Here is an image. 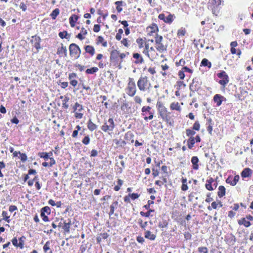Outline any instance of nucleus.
<instances>
[{"label":"nucleus","instance_id":"28","mask_svg":"<svg viewBox=\"0 0 253 253\" xmlns=\"http://www.w3.org/2000/svg\"><path fill=\"white\" fill-rule=\"evenodd\" d=\"M98 71V68L96 67H94L92 68H91L90 69H87L85 72L87 74H93L94 73L97 72Z\"/></svg>","mask_w":253,"mask_h":253},{"label":"nucleus","instance_id":"49","mask_svg":"<svg viewBox=\"0 0 253 253\" xmlns=\"http://www.w3.org/2000/svg\"><path fill=\"white\" fill-rule=\"evenodd\" d=\"M98 151L96 150L93 149L91 151L90 157H96L98 155Z\"/></svg>","mask_w":253,"mask_h":253},{"label":"nucleus","instance_id":"12","mask_svg":"<svg viewBox=\"0 0 253 253\" xmlns=\"http://www.w3.org/2000/svg\"><path fill=\"white\" fill-rule=\"evenodd\" d=\"M57 53L60 55L64 54L65 56H66L67 53V49L66 46H64L63 45H62L61 47L58 48Z\"/></svg>","mask_w":253,"mask_h":253},{"label":"nucleus","instance_id":"38","mask_svg":"<svg viewBox=\"0 0 253 253\" xmlns=\"http://www.w3.org/2000/svg\"><path fill=\"white\" fill-rule=\"evenodd\" d=\"M163 40V37L162 36H159L158 34H156V36L155 37V42L157 44L162 43Z\"/></svg>","mask_w":253,"mask_h":253},{"label":"nucleus","instance_id":"20","mask_svg":"<svg viewBox=\"0 0 253 253\" xmlns=\"http://www.w3.org/2000/svg\"><path fill=\"white\" fill-rule=\"evenodd\" d=\"M78 17L77 15H73L72 16H71L69 18L70 20V24L71 25V26L73 27L75 26V23L76 22V21L78 20Z\"/></svg>","mask_w":253,"mask_h":253},{"label":"nucleus","instance_id":"44","mask_svg":"<svg viewBox=\"0 0 253 253\" xmlns=\"http://www.w3.org/2000/svg\"><path fill=\"white\" fill-rule=\"evenodd\" d=\"M208 122L209 123V124L208 126L207 129L210 133H211V131L212 130V126L211 125V119H209Z\"/></svg>","mask_w":253,"mask_h":253},{"label":"nucleus","instance_id":"26","mask_svg":"<svg viewBox=\"0 0 253 253\" xmlns=\"http://www.w3.org/2000/svg\"><path fill=\"white\" fill-rule=\"evenodd\" d=\"M59 14V9L58 8H56L53 10L52 13L50 14L52 18L53 19H55L57 16Z\"/></svg>","mask_w":253,"mask_h":253},{"label":"nucleus","instance_id":"3","mask_svg":"<svg viewBox=\"0 0 253 253\" xmlns=\"http://www.w3.org/2000/svg\"><path fill=\"white\" fill-rule=\"evenodd\" d=\"M70 54L77 59L80 57L81 51L80 47L75 43H72L69 46Z\"/></svg>","mask_w":253,"mask_h":253},{"label":"nucleus","instance_id":"37","mask_svg":"<svg viewBox=\"0 0 253 253\" xmlns=\"http://www.w3.org/2000/svg\"><path fill=\"white\" fill-rule=\"evenodd\" d=\"M41 212H43L44 213H46L47 214H49L50 213V209L49 207L46 206L41 209Z\"/></svg>","mask_w":253,"mask_h":253},{"label":"nucleus","instance_id":"43","mask_svg":"<svg viewBox=\"0 0 253 253\" xmlns=\"http://www.w3.org/2000/svg\"><path fill=\"white\" fill-rule=\"evenodd\" d=\"M20 157L21 160L24 162L27 160V156L25 153H21L20 154Z\"/></svg>","mask_w":253,"mask_h":253},{"label":"nucleus","instance_id":"51","mask_svg":"<svg viewBox=\"0 0 253 253\" xmlns=\"http://www.w3.org/2000/svg\"><path fill=\"white\" fill-rule=\"evenodd\" d=\"M20 8L22 9V10L23 11H25L27 9V6L26 5L23 3V2H21L20 4Z\"/></svg>","mask_w":253,"mask_h":253},{"label":"nucleus","instance_id":"31","mask_svg":"<svg viewBox=\"0 0 253 253\" xmlns=\"http://www.w3.org/2000/svg\"><path fill=\"white\" fill-rule=\"evenodd\" d=\"M195 143L194 137H191L188 141V146L189 149H191Z\"/></svg>","mask_w":253,"mask_h":253},{"label":"nucleus","instance_id":"8","mask_svg":"<svg viewBox=\"0 0 253 253\" xmlns=\"http://www.w3.org/2000/svg\"><path fill=\"white\" fill-rule=\"evenodd\" d=\"M136 91V85H134L133 84H131L130 85L127 86V94L130 96H133Z\"/></svg>","mask_w":253,"mask_h":253},{"label":"nucleus","instance_id":"9","mask_svg":"<svg viewBox=\"0 0 253 253\" xmlns=\"http://www.w3.org/2000/svg\"><path fill=\"white\" fill-rule=\"evenodd\" d=\"M241 176L242 177H249L251 176L252 174V170L250 168H245L241 173Z\"/></svg>","mask_w":253,"mask_h":253},{"label":"nucleus","instance_id":"1","mask_svg":"<svg viewBox=\"0 0 253 253\" xmlns=\"http://www.w3.org/2000/svg\"><path fill=\"white\" fill-rule=\"evenodd\" d=\"M221 0H210L208 9H210L214 15H218L220 12Z\"/></svg>","mask_w":253,"mask_h":253},{"label":"nucleus","instance_id":"17","mask_svg":"<svg viewBox=\"0 0 253 253\" xmlns=\"http://www.w3.org/2000/svg\"><path fill=\"white\" fill-rule=\"evenodd\" d=\"M87 127L91 131L94 130L97 128V126L93 123L91 120H89L87 123Z\"/></svg>","mask_w":253,"mask_h":253},{"label":"nucleus","instance_id":"47","mask_svg":"<svg viewBox=\"0 0 253 253\" xmlns=\"http://www.w3.org/2000/svg\"><path fill=\"white\" fill-rule=\"evenodd\" d=\"M41 216L44 221L47 222L49 220L48 217L46 215H45V213H43V212H41Z\"/></svg>","mask_w":253,"mask_h":253},{"label":"nucleus","instance_id":"11","mask_svg":"<svg viewBox=\"0 0 253 253\" xmlns=\"http://www.w3.org/2000/svg\"><path fill=\"white\" fill-rule=\"evenodd\" d=\"M217 195L218 197H222L226 194V188L223 185H219L218 188Z\"/></svg>","mask_w":253,"mask_h":253},{"label":"nucleus","instance_id":"45","mask_svg":"<svg viewBox=\"0 0 253 253\" xmlns=\"http://www.w3.org/2000/svg\"><path fill=\"white\" fill-rule=\"evenodd\" d=\"M200 125L198 121H196L193 125V128L195 130H198L200 129Z\"/></svg>","mask_w":253,"mask_h":253},{"label":"nucleus","instance_id":"34","mask_svg":"<svg viewBox=\"0 0 253 253\" xmlns=\"http://www.w3.org/2000/svg\"><path fill=\"white\" fill-rule=\"evenodd\" d=\"M38 155L41 157L43 158L44 160H47L49 158L48 153L46 152L39 153Z\"/></svg>","mask_w":253,"mask_h":253},{"label":"nucleus","instance_id":"39","mask_svg":"<svg viewBox=\"0 0 253 253\" xmlns=\"http://www.w3.org/2000/svg\"><path fill=\"white\" fill-rule=\"evenodd\" d=\"M173 21V16L172 15L169 14L168 17L165 18L164 21L166 23H170Z\"/></svg>","mask_w":253,"mask_h":253},{"label":"nucleus","instance_id":"33","mask_svg":"<svg viewBox=\"0 0 253 253\" xmlns=\"http://www.w3.org/2000/svg\"><path fill=\"white\" fill-rule=\"evenodd\" d=\"M154 210L150 209L146 212H144L143 211H141L140 212V214L142 216H145V217H149L151 215V212H154Z\"/></svg>","mask_w":253,"mask_h":253},{"label":"nucleus","instance_id":"19","mask_svg":"<svg viewBox=\"0 0 253 253\" xmlns=\"http://www.w3.org/2000/svg\"><path fill=\"white\" fill-rule=\"evenodd\" d=\"M149 29H150L151 30L149 31V34L151 35L153 33H155L156 32L158 31L159 29L158 26L156 24H152L151 26H150L149 27L147 28V30Z\"/></svg>","mask_w":253,"mask_h":253},{"label":"nucleus","instance_id":"4","mask_svg":"<svg viewBox=\"0 0 253 253\" xmlns=\"http://www.w3.org/2000/svg\"><path fill=\"white\" fill-rule=\"evenodd\" d=\"M148 78L146 76L141 77L137 82V86L139 90L143 91H145L148 84Z\"/></svg>","mask_w":253,"mask_h":253},{"label":"nucleus","instance_id":"16","mask_svg":"<svg viewBox=\"0 0 253 253\" xmlns=\"http://www.w3.org/2000/svg\"><path fill=\"white\" fill-rule=\"evenodd\" d=\"M85 50L86 52L89 53L91 55H93L94 54L95 50L93 46L91 45H86L84 47Z\"/></svg>","mask_w":253,"mask_h":253},{"label":"nucleus","instance_id":"64","mask_svg":"<svg viewBox=\"0 0 253 253\" xmlns=\"http://www.w3.org/2000/svg\"><path fill=\"white\" fill-rule=\"evenodd\" d=\"M0 112L1 113H3V114H4L6 113V109L5 108V107L2 106V105H1L0 107Z\"/></svg>","mask_w":253,"mask_h":253},{"label":"nucleus","instance_id":"29","mask_svg":"<svg viewBox=\"0 0 253 253\" xmlns=\"http://www.w3.org/2000/svg\"><path fill=\"white\" fill-rule=\"evenodd\" d=\"M226 183H230L231 185H235L234 176H229L226 179Z\"/></svg>","mask_w":253,"mask_h":253},{"label":"nucleus","instance_id":"46","mask_svg":"<svg viewBox=\"0 0 253 253\" xmlns=\"http://www.w3.org/2000/svg\"><path fill=\"white\" fill-rule=\"evenodd\" d=\"M186 134L188 136H193L195 134V132L191 129H188L186 130Z\"/></svg>","mask_w":253,"mask_h":253},{"label":"nucleus","instance_id":"6","mask_svg":"<svg viewBox=\"0 0 253 253\" xmlns=\"http://www.w3.org/2000/svg\"><path fill=\"white\" fill-rule=\"evenodd\" d=\"M218 185V183L216 181H215V179L211 178L208 179L207 182V189L209 190H213V189H215L216 188Z\"/></svg>","mask_w":253,"mask_h":253},{"label":"nucleus","instance_id":"14","mask_svg":"<svg viewBox=\"0 0 253 253\" xmlns=\"http://www.w3.org/2000/svg\"><path fill=\"white\" fill-rule=\"evenodd\" d=\"M198 161L199 160L197 157L194 156L192 158L191 162L193 164V168L195 169H198V165L197 164Z\"/></svg>","mask_w":253,"mask_h":253},{"label":"nucleus","instance_id":"52","mask_svg":"<svg viewBox=\"0 0 253 253\" xmlns=\"http://www.w3.org/2000/svg\"><path fill=\"white\" fill-rule=\"evenodd\" d=\"M93 31L95 32H98L100 31V25L98 24L94 25Z\"/></svg>","mask_w":253,"mask_h":253},{"label":"nucleus","instance_id":"36","mask_svg":"<svg viewBox=\"0 0 253 253\" xmlns=\"http://www.w3.org/2000/svg\"><path fill=\"white\" fill-rule=\"evenodd\" d=\"M63 229L67 232H69L70 226L66 223V220L63 221Z\"/></svg>","mask_w":253,"mask_h":253},{"label":"nucleus","instance_id":"13","mask_svg":"<svg viewBox=\"0 0 253 253\" xmlns=\"http://www.w3.org/2000/svg\"><path fill=\"white\" fill-rule=\"evenodd\" d=\"M133 57L134 58L137 59V60L135 61V63H136V64L142 63L144 62V60H143V58L141 56L140 54H139L138 53H135L133 54Z\"/></svg>","mask_w":253,"mask_h":253},{"label":"nucleus","instance_id":"21","mask_svg":"<svg viewBox=\"0 0 253 253\" xmlns=\"http://www.w3.org/2000/svg\"><path fill=\"white\" fill-rule=\"evenodd\" d=\"M49 241H47L44 245L43 249L45 253H52V251L49 248Z\"/></svg>","mask_w":253,"mask_h":253},{"label":"nucleus","instance_id":"41","mask_svg":"<svg viewBox=\"0 0 253 253\" xmlns=\"http://www.w3.org/2000/svg\"><path fill=\"white\" fill-rule=\"evenodd\" d=\"M139 223L140 224V225L141 227L145 230V227L148 225V222L147 221H145L144 223H143L142 220L140 219L139 220Z\"/></svg>","mask_w":253,"mask_h":253},{"label":"nucleus","instance_id":"35","mask_svg":"<svg viewBox=\"0 0 253 253\" xmlns=\"http://www.w3.org/2000/svg\"><path fill=\"white\" fill-rule=\"evenodd\" d=\"M69 100V98L68 97L65 96L64 99L63 101L62 107L65 109H67L69 107L68 104H67V102Z\"/></svg>","mask_w":253,"mask_h":253},{"label":"nucleus","instance_id":"23","mask_svg":"<svg viewBox=\"0 0 253 253\" xmlns=\"http://www.w3.org/2000/svg\"><path fill=\"white\" fill-rule=\"evenodd\" d=\"M35 40L36 41V42L34 43V46L36 47V48L38 51L39 49L41 48V46H40L41 39L39 37H35Z\"/></svg>","mask_w":253,"mask_h":253},{"label":"nucleus","instance_id":"58","mask_svg":"<svg viewBox=\"0 0 253 253\" xmlns=\"http://www.w3.org/2000/svg\"><path fill=\"white\" fill-rule=\"evenodd\" d=\"M130 196L132 199L135 200L137 199L139 197V195L137 193H132Z\"/></svg>","mask_w":253,"mask_h":253},{"label":"nucleus","instance_id":"53","mask_svg":"<svg viewBox=\"0 0 253 253\" xmlns=\"http://www.w3.org/2000/svg\"><path fill=\"white\" fill-rule=\"evenodd\" d=\"M178 76L180 79H183L185 77V75L184 74V71H179Z\"/></svg>","mask_w":253,"mask_h":253},{"label":"nucleus","instance_id":"59","mask_svg":"<svg viewBox=\"0 0 253 253\" xmlns=\"http://www.w3.org/2000/svg\"><path fill=\"white\" fill-rule=\"evenodd\" d=\"M137 241L138 242L142 244L144 241V239L143 237H142L141 236H138L137 238Z\"/></svg>","mask_w":253,"mask_h":253},{"label":"nucleus","instance_id":"27","mask_svg":"<svg viewBox=\"0 0 253 253\" xmlns=\"http://www.w3.org/2000/svg\"><path fill=\"white\" fill-rule=\"evenodd\" d=\"M74 112H75L76 110H78L79 111H82L83 110V107L82 105H80L78 102H76L73 107Z\"/></svg>","mask_w":253,"mask_h":253},{"label":"nucleus","instance_id":"40","mask_svg":"<svg viewBox=\"0 0 253 253\" xmlns=\"http://www.w3.org/2000/svg\"><path fill=\"white\" fill-rule=\"evenodd\" d=\"M89 142L90 138L88 135L85 136L82 140V142L85 145L88 144L89 143Z\"/></svg>","mask_w":253,"mask_h":253},{"label":"nucleus","instance_id":"48","mask_svg":"<svg viewBox=\"0 0 253 253\" xmlns=\"http://www.w3.org/2000/svg\"><path fill=\"white\" fill-rule=\"evenodd\" d=\"M186 31L185 29H181L178 31L177 35L178 36H184L185 34Z\"/></svg>","mask_w":253,"mask_h":253},{"label":"nucleus","instance_id":"2","mask_svg":"<svg viewBox=\"0 0 253 253\" xmlns=\"http://www.w3.org/2000/svg\"><path fill=\"white\" fill-rule=\"evenodd\" d=\"M115 127V124L112 118H110L107 121H105L101 126V129L106 132L110 134V131H112Z\"/></svg>","mask_w":253,"mask_h":253},{"label":"nucleus","instance_id":"62","mask_svg":"<svg viewBox=\"0 0 253 253\" xmlns=\"http://www.w3.org/2000/svg\"><path fill=\"white\" fill-rule=\"evenodd\" d=\"M76 77H77V74L76 73H72L69 75V79L70 80H73V79L76 78Z\"/></svg>","mask_w":253,"mask_h":253},{"label":"nucleus","instance_id":"57","mask_svg":"<svg viewBox=\"0 0 253 253\" xmlns=\"http://www.w3.org/2000/svg\"><path fill=\"white\" fill-rule=\"evenodd\" d=\"M134 100L136 102H137L139 104H140L142 102L141 98L139 96H136L134 97Z\"/></svg>","mask_w":253,"mask_h":253},{"label":"nucleus","instance_id":"54","mask_svg":"<svg viewBox=\"0 0 253 253\" xmlns=\"http://www.w3.org/2000/svg\"><path fill=\"white\" fill-rule=\"evenodd\" d=\"M11 242H12V244H13L14 246H15V247H18V241H17V239H16V238H14L12 240Z\"/></svg>","mask_w":253,"mask_h":253},{"label":"nucleus","instance_id":"61","mask_svg":"<svg viewBox=\"0 0 253 253\" xmlns=\"http://www.w3.org/2000/svg\"><path fill=\"white\" fill-rule=\"evenodd\" d=\"M151 109V107L149 106H144L142 108V112H144L146 111H149V110Z\"/></svg>","mask_w":253,"mask_h":253},{"label":"nucleus","instance_id":"60","mask_svg":"<svg viewBox=\"0 0 253 253\" xmlns=\"http://www.w3.org/2000/svg\"><path fill=\"white\" fill-rule=\"evenodd\" d=\"M121 43L123 44L125 46L127 47L128 46V43H127V40L126 39H124L122 41Z\"/></svg>","mask_w":253,"mask_h":253},{"label":"nucleus","instance_id":"63","mask_svg":"<svg viewBox=\"0 0 253 253\" xmlns=\"http://www.w3.org/2000/svg\"><path fill=\"white\" fill-rule=\"evenodd\" d=\"M99 236L102 238V239H106L108 237V235L107 233L100 234Z\"/></svg>","mask_w":253,"mask_h":253},{"label":"nucleus","instance_id":"30","mask_svg":"<svg viewBox=\"0 0 253 253\" xmlns=\"http://www.w3.org/2000/svg\"><path fill=\"white\" fill-rule=\"evenodd\" d=\"M170 108L172 110H176L179 111L180 110V106L178 105V103L173 102L170 104Z\"/></svg>","mask_w":253,"mask_h":253},{"label":"nucleus","instance_id":"18","mask_svg":"<svg viewBox=\"0 0 253 253\" xmlns=\"http://www.w3.org/2000/svg\"><path fill=\"white\" fill-rule=\"evenodd\" d=\"M238 223L240 225H242V224H243L244 226H246V227H248V226H250L251 225V222L247 220L246 218H242V219L238 221Z\"/></svg>","mask_w":253,"mask_h":253},{"label":"nucleus","instance_id":"56","mask_svg":"<svg viewBox=\"0 0 253 253\" xmlns=\"http://www.w3.org/2000/svg\"><path fill=\"white\" fill-rule=\"evenodd\" d=\"M22 238L23 237H21V238H19V242L18 244V247H19L21 249H22L23 248V241L22 240Z\"/></svg>","mask_w":253,"mask_h":253},{"label":"nucleus","instance_id":"50","mask_svg":"<svg viewBox=\"0 0 253 253\" xmlns=\"http://www.w3.org/2000/svg\"><path fill=\"white\" fill-rule=\"evenodd\" d=\"M17 210V208L16 206L11 205L9 207V211L10 212H13Z\"/></svg>","mask_w":253,"mask_h":253},{"label":"nucleus","instance_id":"42","mask_svg":"<svg viewBox=\"0 0 253 253\" xmlns=\"http://www.w3.org/2000/svg\"><path fill=\"white\" fill-rule=\"evenodd\" d=\"M7 212L5 211H3L2 212V215L4 217L3 219L5 220L7 222H9L10 220L9 219V216H7Z\"/></svg>","mask_w":253,"mask_h":253},{"label":"nucleus","instance_id":"10","mask_svg":"<svg viewBox=\"0 0 253 253\" xmlns=\"http://www.w3.org/2000/svg\"><path fill=\"white\" fill-rule=\"evenodd\" d=\"M223 97V96H221V95H220V94H215L213 97V100L216 105H221L222 102Z\"/></svg>","mask_w":253,"mask_h":253},{"label":"nucleus","instance_id":"15","mask_svg":"<svg viewBox=\"0 0 253 253\" xmlns=\"http://www.w3.org/2000/svg\"><path fill=\"white\" fill-rule=\"evenodd\" d=\"M145 237L151 240H154L156 238V235L152 234L150 231H146L145 233Z\"/></svg>","mask_w":253,"mask_h":253},{"label":"nucleus","instance_id":"24","mask_svg":"<svg viewBox=\"0 0 253 253\" xmlns=\"http://www.w3.org/2000/svg\"><path fill=\"white\" fill-rule=\"evenodd\" d=\"M118 204V202L117 201H115L110 206V211L109 213L110 216L112 215L114 213L115 207H116Z\"/></svg>","mask_w":253,"mask_h":253},{"label":"nucleus","instance_id":"22","mask_svg":"<svg viewBox=\"0 0 253 253\" xmlns=\"http://www.w3.org/2000/svg\"><path fill=\"white\" fill-rule=\"evenodd\" d=\"M119 52L117 50H114L111 52L110 59L111 60H115L117 59L119 56Z\"/></svg>","mask_w":253,"mask_h":253},{"label":"nucleus","instance_id":"32","mask_svg":"<svg viewBox=\"0 0 253 253\" xmlns=\"http://www.w3.org/2000/svg\"><path fill=\"white\" fill-rule=\"evenodd\" d=\"M158 44V46L157 47V49L159 51L162 52L167 50V47L162 43Z\"/></svg>","mask_w":253,"mask_h":253},{"label":"nucleus","instance_id":"25","mask_svg":"<svg viewBox=\"0 0 253 253\" xmlns=\"http://www.w3.org/2000/svg\"><path fill=\"white\" fill-rule=\"evenodd\" d=\"M59 36L61 39H68L70 38V35L68 34L67 32L66 31H64L63 32H61L59 33Z\"/></svg>","mask_w":253,"mask_h":253},{"label":"nucleus","instance_id":"55","mask_svg":"<svg viewBox=\"0 0 253 253\" xmlns=\"http://www.w3.org/2000/svg\"><path fill=\"white\" fill-rule=\"evenodd\" d=\"M185 63V61L183 59H181L179 60L178 62H176V65H181L183 66Z\"/></svg>","mask_w":253,"mask_h":253},{"label":"nucleus","instance_id":"7","mask_svg":"<svg viewBox=\"0 0 253 253\" xmlns=\"http://www.w3.org/2000/svg\"><path fill=\"white\" fill-rule=\"evenodd\" d=\"M158 107V111L161 117L163 119H165L167 117V109L162 104H157Z\"/></svg>","mask_w":253,"mask_h":253},{"label":"nucleus","instance_id":"5","mask_svg":"<svg viewBox=\"0 0 253 253\" xmlns=\"http://www.w3.org/2000/svg\"><path fill=\"white\" fill-rule=\"evenodd\" d=\"M217 76L221 79L219 81V83L221 85H225L227 83H229V76L227 75L226 71H220L219 73H218Z\"/></svg>","mask_w":253,"mask_h":253}]
</instances>
